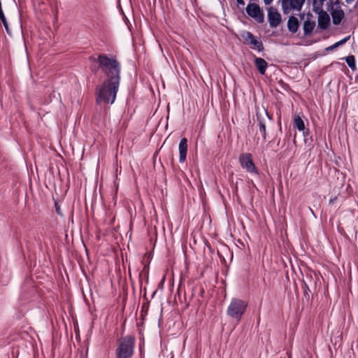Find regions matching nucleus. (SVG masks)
Instances as JSON below:
<instances>
[{"label":"nucleus","mask_w":358,"mask_h":358,"mask_svg":"<svg viewBox=\"0 0 358 358\" xmlns=\"http://www.w3.org/2000/svg\"><path fill=\"white\" fill-rule=\"evenodd\" d=\"M90 61L99 64V68L106 76V80L120 79V64L115 57L100 54L97 58L91 56Z\"/></svg>","instance_id":"1"},{"label":"nucleus","mask_w":358,"mask_h":358,"mask_svg":"<svg viewBox=\"0 0 358 358\" xmlns=\"http://www.w3.org/2000/svg\"><path fill=\"white\" fill-rule=\"evenodd\" d=\"M134 345L135 338L134 336H127L122 338L116 350V358H131Z\"/></svg>","instance_id":"4"},{"label":"nucleus","mask_w":358,"mask_h":358,"mask_svg":"<svg viewBox=\"0 0 358 358\" xmlns=\"http://www.w3.org/2000/svg\"><path fill=\"white\" fill-rule=\"evenodd\" d=\"M239 163L241 166L250 173L258 174V170L255 166L252 156L250 153H244L239 157Z\"/></svg>","instance_id":"6"},{"label":"nucleus","mask_w":358,"mask_h":358,"mask_svg":"<svg viewBox=\"0 0 358 358\" xmlns=\"http://www.w3.org/2000/svg\"><path fill=\"white\" fill-rule=\"evenodd\" d=\"M55 208H56L57 213L59 214V215H61L62 213H61V210H60V208L58 206L57 203H55Z\"/></svg>","instance_id":"21"},{"label":"nucleus","mask_w":358,"mask_h":358,"mask_svg":"<svg viewBox=\"0 0 358 358\" xmlns=\"http://www.w3.org/2000/svg\"><path fill=\"white\" fill-rule=\"evenodd\" d=\"M236 1L238 3V4H239V5H243V6L245 4L244 0H236Z\"/></svg>","instance_id":"22"},{"label":"nucleus","mask_w":358,"mask_h":358,"mask_svg":"<svg viewBox=\"0 0 358 358\" xmlns=\"http://www.w3.org/2000/svg\"><path fill=\"white\" fill-rule=\"evenodd\" d=\"M120 82V79L105 80L103 83L96 88V103L113 104L116 99Z\"/></svg>","instance_id":"2"},{"label":"nucleus","mask_w":358,"mask_h":358,"mask_svg":"<svg viewBox=\"0 0 358 358\" xmlns=\"http://www.w3.org/2000/svg\"><path fill=\"white\" fill-rule=\"evenodd\" d=\"M332 22L335 25H338L344 18V11L341 8L332 10L331 13Z\"/></svg>","instance_id":"12"},{"label":"nucleus","mask_w":358,"mask_h":358,"mask_svg":"<svg viewBox=\"0 0 358 358\" xmlns=\"http://www.w3.org/2000/svg\"><path fill=\"white\" fill-rule=\"evenodd\" d=\"M245 11L249 16L253 17L259 23H262L264 22V13L257 3H249L245 8Z\"/></svg>","instance_id":"7"},{"label":"nucleus","mask_w":358,"mask_h":358,"mask_svg":"<svg viewBox=\"0 0 358 358\" xmlns=\"http://www.w3.org/2000/svg\"><path fill=\"white\" fill-rule=\"evenodd\" d=\"M329 19L328 17H319L318 24L322 28H326L328 23H329Z\"/></svg>","instance_id":"20"},{"label":"nucleus","mask_w":358,"mask_h":358,"mask_svg":"<svg viewBox=\"0 0 358 358\" xmlns=\"http://www.w3.org/2000/svg\"><path fill=\"white\" fill-rule=\"evenodd\" d=\"M299 26V22L297 17L294 15H291L287 21L288 30L292 34L297 32Z\"/></svg>","instance_id":"14"},{"label":"nucleus","mask_w":358,"mask_h":358,"mask_svg":"<svg viewBox=\"0 0 358 358\" xmlns=\"http://www.w3.org/2000/svg\"><path fill=\"white\" fill-rule=\"evenodd\" d=\"M310 210L311 211V213H312L313 215H315L314 212H313V210L311 208H310Z\"/></svg>","instance_id":"28"},{"label":"nucleus","mask_w":358,"mask_h":358,"mask_svg":"<svg viewBox=\"0 0 358 358\" xmlns=\"http://www.w3.org/2000/svg\"><path fill=\"white\" fill-rule=\"evenodd\" d=\"M241 36L248 43L252 45V48H256L259 52L264 50V45L261 40L255 37L251 32L244 31Z\"/></svg>","instance_id":"9"},{"label":"nucleus","mask_w":358,"mask_h":358,"mask_svg":"<svg viewBox=\"0 0 358 358\" xmlns=\"http://www.w3.org/2000/svg\"><path fill=\"white\" fill-rule=\"evenodd\" d=\"M257 120L259 131L262 135L264 141H265L267 138V133L266 130V120L264 117L257 114Z\"/></svg>","instance_id":"13"},{"label":"nucleus","mask_w":358,"mask_h":358,"mask_svg":"<svg viewBox=\"0 0 358 358\" xmlns=\"http://www.w3.org/2000/svg\"><path fill=\"white\" fill-rule=\"evenodd\" d=\"M266 115L267 116V117L268 119H271V117L269 116V115H268V112L266 110Z\"/></svg>","instance_id":"26"},{"label":"nucleus","mask_w":358,"mask_h":358,"mask_svg":"<svg viewBox=\"0 0 358 358\" xmlns=\"http://www.w3.org/2000/svg\"><path fill=\"white\" fill-rule=\"evenodd\" d=\"M267 17L271 28H276L282 22V17L278 10L271 6L267 9Z\"/></svg>","instance_id":"8"},{"label":"nucleus","mask_w":358,"mask_h":358,"mask_svg":"<svg viewBox=\"0 0 358 358\" xmlns=\"http://www.w3.org/2000/svg\"><path fill=\"white\" fill-rule=\"evenodd\" d=\"M316 2H317V0H313V3H314V4H315V3H316Z\"/></svg>","instance_id":"29"},{"label":"nucleus","mask_w":358,"mask_h":358,"mask_svg":"<svg viewBox=\"0 0 358 358\" xmlns=\"http://www.w3.org/2000/svg\"><path fill=\"white\" fill-rule=\"evenodd\" d=\"M0 20H1V22L3 23V27H5V29L6 31V32L8 34H9L10 33V30H9V28H8V22H7L6 18L5 15L3 13V11L2 10V7H0Z\"/></svg>","instance_id":"19"},{"label":"nucleus","mask_w":358,"mask_h":358,"mask_svg":"<svg viewBox=\"0 0 358 358\" xmlns=\"http://www.w3.org/2000/svg\"><path fill=\"white\" fill-rule=\"evenodd\" d=\"M315 23L314 21L310 20L308 19L305 20L303 22V29L304 35L305 36L310 35L313 32V31L315 28Z\"/></svg>","instance_id":"15"},{"label":"nucleus","mask_w":358,"mask_h":358,"mask_svg":"<svg viewBox=\"0 0 358 358\" xmlns=\"http://www.w3.org/2000/svg\"><path fill=\"white\" fill-rule=\"evenodd\" d=\"M348 3H352L354 0H345Z\"/></svg>","instance_id":"25"},{"label":"nucleus","mask_w":358,"mask_h":358,"mask_svg":"<svg viewBox=\"0 0 358 358\" xmlns=\"http://www.w3.org/2000/svg\"><path fill=\"white\" fill-rule=\"evenodd\" d=\"M348 66L351 69L352 71L357 69V65L355 62V57L354 55H349L344 58Z\"/></svg>","instance_id":"17"},{"label":"nucleus","mask_w":358,"mask_h":358,"mask_svg":"<svg viewBox=\"0 0 358 358\" xmlns=\"http://www.w3.org/2000/svg\"><path fill=\"white\" fill-rule=\"evenodd\" d=\"M350 36H348L345 37L342 40H341V41L335 43L332 45L327 48L326 50H327V51L333 50L336 48H338V46L343 45L344 43H345L350 39Z\"/></svg>","instance_id":"18"},{"label":"nucleus","mask_w":358,"mask_h":358,"mask_svg":"<svg viewBox=\"0 0 358 358\" xmlns=\"http://www.w3.org/2000/svg\"><path fill=\"white\" fill-rule=\"evenodd\" d=\"M179 150V162L180 163H183L186 160L187 153V139L186 138H182L178 146Z\"/></svg>","instance_id":"10"},{"label":"nucleus","mask_w":358,"mask_h":358,"mask_svg":"<svg viewBox=\"0 0 358 358\" xmlns=\"http://www.w3.org/2000/svg\"><path fill=\"white\" fill-rule=\"evenodd\" d=\"M248 303L246 301L233 298L227 309V314L231 318L239 322L244 315Z\"/></svg>","instance_id":"3"},{"label":"nucleus","mask_w":358,"mask_h":358,"mask_svg":"<svg viewBox=\"0 0 358 358\" xmlns=\"http://www.w3.org/2000/svg\"><path fill=\"white\" fill-rule=\"evenodd\" d=\"M326 1V0H319V1H320V4H321V5H322V4L324 3V1Z\"/></svg>","instance_id":"27"},{"label":"nucleus","mask_w":358,"mask_h":358,"mask_svg":"<svg viewBox=\"0 0 358 358\" xmlns=\"http://www.w3.org/2000/svg\"><path fill=\"white\" fill-rule=\"evenodd\" d=\"M273 1V0H264V2L266 5H269Z\"/></svg>","instance_id":"23"},{"label":"nucleus","mask_w":358,"mask_h":358,"mask_svg":"<svg viewBox=\"0 0 358 358\" xmlns=\"http://www.w3.org/2000/svg\"><path fill=\"white\" fill-rule=\"evenodd\" d=\"M254 64L259 73L262 76L264 75L268 67L266 61L264 59L256 57L254 60Z\"/></svg>","instance_id":"11"},{"label":"nucleus","mask_w":358,"mask_h":358,"mask_svg":"<svg viewBox=\"0 0 358 358\" xmlns=\"http://www.w3.org/2000/svg\"><path fill=\"white\" fill-rule=\"evenodd\" d=\"M294 126L296 127L299 131H303L305 129V124L303 120L299 115H295L293 120Z\"/></svg>","instance_id":"16"},{"label":"nucleus","mask_w":358,"mask_h":358,"mask_svg":"<svg viewBox=\"0 0 358 358\" xmlns=\"http://www.w3.org/2000/svg\"><path fill=\"white\" fill-rule=\"evenodd\" d=\"M336 197H335V198H334V199H331L329 200V203H330V204L333 203L336 201Z\"/></svg>","instance_id":"24"},{"label":"nucleus","mask_w":358,"mask_h":358,"mask_svg":"<svg viewBox=\"0 0 358 358\" xmlns=\"http://www.w3.org/2000/svg\"><path fill=\"white\" fill-rule=\"evenodd\" d=\"M282 10L284 14L290 12H300L305 3V0H280Z\"/></svg>","instance_id":"5"}]
</instances>
